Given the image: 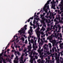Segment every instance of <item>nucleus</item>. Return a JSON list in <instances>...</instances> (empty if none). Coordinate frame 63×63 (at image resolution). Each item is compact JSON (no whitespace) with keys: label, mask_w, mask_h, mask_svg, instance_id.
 Here are the masks:
<instances>
[{"label":"nucleus","mask_w":63,"mask_h":63,"mask_svg":"<svg viewBox=\"0 0 63 63\" xmlns=\"http://www.w3.org/2000/svg\"><path fill=\"white\" fill-rule=\"evenodd\" d=\"M51 0H49L47 1V3H46L44 6L45 9H46V7H47V5H48L49 4V2L50 1H51Z\"/></svg>","instance_id":"1"},{"label":"nucleus","mask_w":63,"mask_h":63,"mask_svg":"<svg viewBox=\"0 0 63 63\" xmlns=\"http://www.w3.org/2000/svg\"><path fill=\"white\" fill-rule=\"evenodd\" d=\"M53 5H51V8L52 9H53L54 10H55L56 9V8H55V4H54L53 5Z\"/></svg>","instance_id":"2"},{"label":"nucleus","mask_w":63,"mask_h":63,"mask_svg":"<svg viewBox=\"0 0 63 63\" xmlns=\"http://www.w3.org/2000/svg\"><path fill=\"white\" fill-rule=\"evenodd\" d=\"M3 51V52H2L0 54V60H1V57L3 55V53H4V50L3 49L2 51Z\"/></svg>","instance_id":"3"},{"label":"nucleus","mask_w":63,"mask_h":63,"mask_svg":"<svg viewBox=\"0 0 63 63\" xmlns=\"http://www.w3.org/2000/svg\"><path fill=\"white\" fill-rule=\"evenodd\" d=\"M34 17V16L32 17H31L27 21L28 22H29L30 21V19L32 20L33 19V18Z\"/></svg>","instance_id":"4"},{"label":"nucleus","mask_w":63,"mask_h":63,"mask_svg":"<svg viewBox=\"0 0 63 63\" xmlns=\"http://www.w3.org/2000/svg\"><path fill=\"white\" fill-rule=\"evenodd\" d=\"M40 34L39 33H37V36L38 38H39L38 39V40H40Z\"/></svg>","instance_id":"5"},{"label":"nucleus","mask_w":63,"mask_h":63,"mask_svg":"<svg viewBox=\"0 0 63 63\" xmlns=\"http://www.w3.org/2000/svg\"><path fill=\"white\" fill-rule=\"evenodd\" d=\"M20 58L21 59H20V60H21L20 61H21V62L22 61V62H23V57H21Z\"/></svg>","instance_id":"6"},{"label":"nucleus","mask_w":63,"mask_h":63,"mask_svg":"<svg viewBox=\"0 0 63 63\" xmlns=\"http://www.w3.org/2000/svg\"><path fill=\"white\" fill-rule=\"evenodd\" d=\"M24 28L22 29V28L21 29H22V30L19 31L18 32H19L20 33V32H22L23 31H24Z\"/></svg>","instance_id":"7"},{"label":"nucleus","mask_w":63,"mask_h":63,"mask_svg":"<svg viewBox=\"0 0 63 63\" xmlns=\"http://www.w3.org/2000/svg\"><path fill=\"white\" fill-rule=\"evenodd\" d=\"M43 9L44 10H44H44V11L45 12V13H47V9H45H45L44 7V8H43Z\"/></svg>","instance_id":"8"},{"label":"nucleus","mask_w":63,"mask_h":63,"mask_svg":"<svg viewBox=\"0 0 63 63\" xmlns=\"http://www.w3.org/2000/svg\"><path fill=\"white\" fill-rule=\"evenodd\" d=\"M60 18H61V17H56V18L57 19V20H60L61 19Z\"/></svg>","instance_id":"9"},{"label":"nucleus","mask_w":63,"mask_h":63,"mask_svg":"<svg viewBox=\"0 0 63 63\" xmlns=\"http://www.w3.org/2000/svg\"><path fill=\"white\" fill-rule=\"evenodd\" d=\"M44 49H46V50H48V48L47 47H45L44 48Z\"/></svg>","instance_id":"10"},{"label":"nucleus","mask_w":63,"mask_h":63,"mask_svg":"<svg viewBox=\"0 0 63 63\" xmlns=\"http://www.w3.org/2000/svg\"><path fill=\"white\" fill-rule=\"evenodd\" d=\"M58 27H59V29L58 30H60V29H61V27H60V26L58 25Z\"/></svg>","instance_id":"11"},{"label":"nucleus","mask_w":63,"mask_h":63,"mask_svg":"<svg viewBox=\"0 0 63 63\" xmlns=\"http://www.w3.org/2000/svg\"><path fill=\"white\" fill-rule=\"evenodd\" d=\"M42 19H43L45 21L46 20V18H45L44 17H43L42 18Z\"/></svg>","instance_id":"12"},{"label":"nucleus","mask_w":63,"mask_h":63,"mask_svg":"<svg viewBox=\"0 0 63 63\" xmlns=\"http://www.w3.org/2000/svg\"><path fill=\"white\" fill-rule=\"evenodd\" d=\"M49 27H48V28H47V30L46 31V33H47V32L48 31H49Z\"/></svg>","instance_id":"13"},{"label":"nucleus","mask_w":63,"mask_h":63,"mask_svg":"<svg viewBox=\"0 0 63 63\" xmlns=\"http://www.w3.org/2000/svg\"><path fill=\"white\" fill-rule=\"evenodd\" d=\"M21 40H22L23 42L24 41V38L23 37L21 39Z\"/></svg>","instance_id":"14"},{"label":"nucleus","mask_w":63,"mask_h":63,"mask_svg":"<svg viewBox=\"0 0 63 63\" xmlns=\"http://www.w3.org/2000/svg\"><path fill=\"white\" fill-rule=\"evenodd\" d=\"M36 20H34L33 21V24H36V22H36Z\"/></svg>","instance_id":"15"},{"label":"nucleus","mask_w":63,"mask_h":63,"mask_svg":"<svg viewBox=\"0 0 63 63\" xmlns=\"http://www.w3.org/2000/svg\"><path fill=\"white\" fill-rule=\"evenodd\" d=\"M38 26L37 25H35L34 27H33V28L34 29H35V28H36V27H37Z\"/></svg>","instance_id":"16"},{"label":"nucleus","mask_w":63,"mask_h":63,"mask_svg":"<svg viewBox=\"0 0 63 63\" xmlns=\"http://www.w3.org/2000/svg\"><path fill=\"white\" fill-rule=\"evenodd\" d=\"M61 4H63V0H62L60 2Z\"/></svg>","instance_id":"17"},{"label":"nucleus","mask_w":63,"mask_h":63,"mask_svg":"<svg viewBox=\"0 0 63 63\" xmlns=\"http://www.w3.org/2000/svg\"><path fill=\"white\" fill-rule=\"evenodd\" d=\"M25 30H24V31H23L22 32V33L25 34Z\"/></svg>","instance_id":"18"},{"label":"nucleus","mask_w":63,"mask_h":63,"mask_svg":"<svg viewBox=\"0 0 63 63\" xmlns=\"http://www.w3.org/2000/svg\"><path fill=\"white\" fill-rule=\"evenodd\" d=\"M35 58L36 59H38V56H37V55H36L35 56Z\"/></svg>","instance_id":"19"},{"label":"nucleus","mask_w":63,"mask_h":63,"mask_svg":"<svg viewBox=\"0 0 63 63\" xmlns=\"http://www.w3.org/2000/svg\"><path fill=\"white\" fill-rule=\"evenodd\" d=\"M16 59H17V60H18V56H16Z\"/></svg>","instance_id":"20"},{"label":"nucleus","mask_w":63,"mask_h":63,"mask_svg":"<svg viewBox=\"0 0 63 63\" xmlns=\"http://www.w3.org/2000/svg\"><path fill=\"white\" fill-rule=\"evenodd\" d=\"M41 49V46H39V50H38V51L39 50V51H40V49Z\"/></svg>","instance_id":"21"},{"label":"nucleus","mask_w":63,"mask_h":63,"mask_svg":"<svg viewBox=\"0 0 63 63\" xmlns=\"http://www.w3.org/2000/svg\"><path fill=\"white\" fill-rule=\"evenodd\" d=\"M9 47V46H8H8H7L6 47L5 50H6V49L7 48H8V47Z\"/></svg>","instance_id":"22"},{"label":"nucleus","mask_w":63,"mask_h":63,"mask_svg":"<svg viewBox=\"0 0 63 63\" xmlns=\"http://www.w3.org/2000/svg\"><path fill=\"white\" fill-rule=\"evenodd\" d=\"M28 47L30 49H31L32 48V47L31 46H28Z\"/></svg>","instance_id":"23"},{"label":"nucleus","mask_w":63,"mask_h":63,"mask_svg":"<svg viewBox=\"0 0 63 63\" xmlns=\"http://www.w3.org/2000/svg\"><path fill=\"white\" fill-rule=\"evenodd\" d=\"M52 50L53 52H54V48L53 47L52 49Z\"/></svg>","instance_id":"24"},{"label":"nucleus","mask_w":63,"mask_h":63,"mask_svg":"<svg viewBox=\"0 0 63 63\" xmlns=\"http://www.w3.org/2000/svg\"><path fill=\"white\" fill-rule=\"evenodd\" d=\"M34 20H35V19H36V20H38V18L34 17Z\"/></svg>","instance_id":"25"},{"label":"nucleus","mask_w":63,"mask_h":63,"mask_svg":"<svg viewBox=\"0 0 63 63\" xmlns=\"http://www.w3.org/2000/svg\"><path fill=\"white\" fill-rule=\"evenodd\" d=\"M62 6H63V4H60L59 5V6H61V7H62Z\"/></svg>","instance_id":"26"},{"label":"nucleus","mask_w":63,"mask_h":63,"mask_svg":"<svg viewBox=\"0 0 63 63\" xmlns=\"http://www.w3.org/2000/svg\"><path fill=\"white\" fill-rule=\"evenodd\" d=\"M56 15V13H55L54 14V15H53V14H52V16H55V15Z\"/></svg>","instance_id":"27"},{"label":"nucleus","mask_w":63,"mask_h":63,"mask_svg":"<svg viewBox=\"0 0 63 63\" xmlns=\"http://www.w3.org/2000/svg\"><path fill=\"white\" fill-rule=\"evenodd\" d=\"M34 41H31V43H32L33 44L34 43Z\"/></svg>","instance_id":"28"},{"label":"nucleus","mask_w":63,"mask_h":63,"mask_svg":"<svg viewBox=\"0 0 63 63\" xmlns=\"http://www.w3.org/2000/svg\"><path fill=\"white\" fill-rule=\"evenodd\" d=\"M3 55L4 56H5V57H7V55L6 54H3Z\"/></svg>","instance_id":"29"},{"label":"nucleus","mask_w":63,"mask_h":63,"mask_svg":"<svg viewBox=\"0 0 63 63\" xmlns=\"http://www.w3.org/2000/svg\"><path fill=\"white\" fill-rule=\"evenodd\" d=\"M30 23L31 25H32V26L33 25V24H32V22H30Z\"/></svg>","instance_id":"30"},{"label":"nucleus","mask_w":63,"mask_h":63,"mask_svg":"<svg viewBox=\"0 0 63 63\" xmlns=\"http://www.w3.org/2000/svg\"><path fill=\"white\" fill-rule=\"evenodd\" d=\"M27 27V25H25L24 26V28H26Z\"/></svg>","instance_id":"31"},{"label":"nucleus","mask_w":63,"mask_h":63,"mask_svg":"<svg viewBox=\"0 0 63 63\" xmlns=\"http://www.w3.org/2000/svg\"><path fill=\"white\" fill-rule=\"evenodd\" d=\"M45 17H46L47 18H48V16H45Z\"/></svg>","instance_id":"32"},{"label":"nucleus","mask_w":63,"mask_h":63,"mask_svg":"<svg viewBox=\"0 0 63 63\" xmlns=\"http://www.w3.org/2000/svg\"><path fill=\"white\" fill-rule=\"evenodd\" d=\"M36 52H34L33 53V55H35L36 54Z\"/></svg>","instance_id":"33"},{"label":"nucleus","mask_w":63,"mask_h":63,"mask_svg":"<svg viewBox=\"0 0 63 63\" xmlns=\"http://www.w3.org/2000/svg\"><path fill=\"white\" fill-rule=\"evenodd\" d=\"M56 62H57V63H60V62H59V61H58V60H56Z\"/></svg>","instance_id":"34"},{"label":"nucleus","mask_w":63,"mask_h":63,"mask_svg":"<svg viewBox=\"0 0 63 63\" xmlns=\"http://www.w3.org/2000/svg\"><path fill=\"white\" fill-rule=\"evenodd\" d=\"M33 44V47L32 48H34V47H35V46H34V43H32Z\"/></svg>","instance_id":"35"},{"label":"nucleus","mask_w":63,"mask_h":63,"mask_svg":"<svg viewBox=\"0 0 63 63\" xmlns=\"http://www.w3.org/2000/svg\"><path fill=\"white\" fill-rule=\"evenodd\" d=\"M27 39H26V41L25 42V44H27Z\"/></svg>","instance_id":"36"},{"label":"nucleus","mask_w":63,"mask_h":63,"mask_svg":"<svg viewBox=\"0 0 63 63\" xmlns=\"http://www.w3.org/2000/svg\"><path fill=\"white\" fill-rule=\"evenodd\" d=\"M61 56H63V54L62 53V52H61Z\"/></svg>","instance_id":"37"},{"label":"nucleus","mask_w":63,"mask_h":63,"mask_svg":"<svg viewBox=\"0 0 63 63\" xmlns=\"http://www.w3.org/2000/svg\"><path fill=\"white\" fill-rule=\"evenodd\" d=\"M41 34H42V35H43L44 34V32H41Z\"/></svg>","instance_id":"38"},{"label":"nucleus","mask_w":63,"mask_h":63,"mask_svg":"<svg viewBox=\"0 0 63 63\" xmlns=\"http://www.w3.org/2000/svg\"><path fill=\"white\" fill-rule=\"evenodd\" d=\"M49 5H48V7H47V9H49Z\"/></svg>","instance_id":"39"},{"label":"nucleus","mask_w":63,"mask_h":63,"mask_svg":"<svg viewBox=\"0 0 63 63\" xmlns=\"http://www.w3.org/2000/svg\"><path fill=\"white\" fill-rule=\"evenodd\" d=\"M19 33H20V35H22V32H19Z\"/></svg>","instance_id":"40"},{"label":"nucleus","mask_w":63,"mask_h":63,"mask_svg":"<svg viewBox=\"0 0 63 63\" xmlns=\"http://www.w3.org/2000/svg\"><path fill=\"white\" fill-rule=\"evenodd\" d=\"M40 29L39 27H38L37 29H36V30H39V29Z\"/></svg>","instance_id":"41"},{"label":"nucleus","mask_w":63,"mask_h":63,"mask_svg":"<svg viewBox=\"0 0 63 63\" xmlns=\"http://www.w3.org/2000/svg\"><path fill=\"white\" fill-rule=\"evenodd\" d=\"M43 22V24H45V21H43L42 22Z\"/></svg>","instance_id":"42"},{"label":"nucleus","mask_w":63,"mask_h":63,"mask_svg":"<svg viewBox=\"0 0 63 63\" xmlns=\"http://www.w3.org/2000/svg\"><path fill=\"white\" fill-rule=\"evenodd\" d=\"M59 33H58L57 34V37H58L59 36Z\"/></svg>","instance_id":"43"},{"label":"nucleus","mask_w":63,"mask_h":63,"mask_svg":"<svg viewBox=\"0 0 63 63\" xmlns=\"http://www.w3.org/2000/svg\"><path fill=\"white\" fill-rule=\"evenodd\" d=\"M33 60H32L31 61V63H33Z\"/></svg>","instance_id":"44"},{"label":"nucleus","mask_w":63,"mask_h":63,"mask_svg":"<svg viewBox=\"0 0 63 63\" xmlns=\"http://www.w3.org/2000/svg\"><path fill=\"white\" fill-rule=\"evenodd\" d=\"M14 54H12L11 55V57H14Z\"/></svg>","instance_id":"45"},{"label":"nucleus","mask_w":63,"mask_h":63,"mask_svg":"<svg viewBox=\"0 0 63 63\" xmlns=\"http://www.w3.org/2000/svg\"><path fill=\"white\" fill-rule=\"evenodd\" d=\"M41 16V17H43V16H44L43 15H42V14L40 15Z\"/></svg>","instance_id":"46"},{"label":"nucleus","mask_w":63,"mask_h":63,"mask_svg":"<svg viewBox=\"0 0 63 63\" xmlns=\"http://www.w3.org/2000/svg\"><path fill=\"white\" fill-rule=\"evenodd\" d=\"M10 51V49H7V51Z\"/></svg>","instance_id":"47"},{"label":"nucleus","mask_w":63,"mask_h":63,"mask_svg":"<svg viewBox=\"0 0 63 63\" xmlns=\"http://www.w3.org/2000/svg\"><path fill=\"white\" fill-rule=\"evenodd\" d=\"M62 41L60 40V41H59V43H62Z\"/></svg>","instance_id":"48"},{"label":"nucleus","mask_w":63,"mask_h":63,"mask_svg":"<svg viewBox=\"0 0 63 63\" xmlns=\"http://www.w3.org/2000/svg\"><path fill=\"white\" fill-rule=\"evenodd\" d=\"M49 18H50V19H51V18H52V17H50V16H49Z\"/></svg>","instance_id":"49"},{"label":"nucleus","mask_w":63,"mask_h":63,"mask_svg":"<svg viewBox=\"0 0 63 63\" xmlns=\"http://www.w3.org/2000/svg\"><path fill=\"white\" fill-rule=\"evenodd\" d=\"M41 41L42 43H43V42H44V41L43 40H42V39H41Z\"/></svg>","instance_id":"50"},{"label":"nucleus","mask_w":63,"mask_h":63,"mask_svg":"<svg viewBox=\"0 0 63 63\" xmlns=\"http://www.w3.org/2000/svg\"><path fill=\"white\" fill-rule=\"evenodd\" d=\"M41 61V59H39L37 61V62H39V61Z\"/></svg>","instance_id":"51"},{"label":"nucleus","mask_w":63,"mask_h":63,"mask_svg":"<svg viewBox=\"0 0 63 63\" xmlns=\"http://www.w3.org/2000/svg\"><path fill=\"white\" fill-rule=\"evenodd\" d=\"M60 54H61V52H59L58 54V55H60Z\"/></svg>","instance_id":"52"},{"label":"nucleus","mask_w":63,"mask_h":63,"mask_svg":"<svg viewBox=\"0 0 63 63\" xmlns=\"http://www.w3.org/2000/svg\"><path fill=\"white\" fill-rule=\"evenodd\" d=\"M60 45H61V46H63V43H61L60 44Z\"/></svg>","instance_id":"53"},{"label":"nucleus","mask_w":63,"mask_h":63,"mask_svg":"<svg viewBox=\"0 0 63 63\" xmlns=\"http://www.w3.org/2000/svg\"><path fill=\"white\" fill-rule=\"evenodd\" d=\"M44 62V60H41V63H43Z\"/></svg>","instance_id":"54"},{"label":"nucleus","mask_w":63,"mask_h":63,"mask_svg":"<svg viewBox=\"0 0 63 63\" xmlns=\"http://www.w3.org/2000/svg\"><path fill=\"white\" fill-rule=\"evenodd\" d=\"M47 21H48V20L47 19H46V22H47Z\"/></svg>","instance_id":"55"},{"label":"nucleus","mask_w":63,"mask_h":63,"mask_svg":"<svg viewBox=\"0 0 63 63\" xmlns=\"http://www.w3.org/2000/svg\"><path fill=\"white\" fill-rule=\"evenodd\" d=\"M24 28L25 30H27V28Z\"/></svg>","instance_id":"56"},{"label":"nucleus","mask_w":63,"mask_h":63,"mask_svg":"<svg viewBox=\"0 0 63 63\" xmlns=\"http://www.w3.org/2000/svg\"><path fill=\"white\" fill-rule=\"evenodd\" d=\"M44 42L45 43H47V40H45L44 41Z\"/></svg>","instance_id":"57"},{"label":"nucleus","mask_w":63,"mask_h":63,"mask_svg":"<svg viewBox=\"0 0 63 63\" xmlns=\"http://www.w3.org/2000/svg\"><path fill=\"white\" fill-rule=\"evenodd\" d=\"M48 33L49 34H51V33H50V32H48Z\"/></svg>","instance_id":"58"},{"label":"nucleus","mask_w":63,"mask_h":63,"mask_svg":"<svg viewBox=\"0 0 63 63\" xmlns=\"http://www.w3.org/2000/svg\"><path fill=\"white\" fill-rule=\"evenodd\" d=\"M48 15H49V13L48 12H47V15L48 16Z\"/></svg>","instance_id":"59"},{"label":"nucleus","mask_w":63,"mask_h":63,"mask_svg":"<svg viewBox=\"0 0 63 63\" xmlns=\"http://www.w3.org/2000/svg\"><path fill=\"white\" fill-rule=\"evenodd\" d=\"M18 38H17L15 40V41H17V40H18Z\"/></svg>","instance_id":"60"},{"label":"nucleus","mask_w":63,"mask_h":63,"mask_svg":"<svg viewBox=\"0 0 63 63\" xmlns=\"http://www.w3.org/2000/svg\"><path fill=\"white\" fill-rule=\"evenodd\" d=\"M49 44V46H51V44L50 43H49V44Z\"/></svg>","instance_id":"61"},{"label":"nucleus","mask_w":63,"mask_h":63,"mask_svg":"<svg viewBox=\"0 0 63 63\" xmlns=\"http://www.w3.org/2000/svg\"><path fill=\"white\" fill-rule=\"evenodd\" d=\"M60 61L61 63H63V61H61H61Z\"/></svg>","instance_id":"62"},{"label":"nucleus","mask_w":63,"mask_h":63,"mask_svg":"<svg viewBox=\"0 0 63 63\" xmlns=\"http://www.w3.org/2000/svg\"><path fill=\"white\" fill-rule=\"evenodd\" d=\"M18 62L17 61H15V63H18Z\"/></svg>","instance_id":"63"},{"label":"nucleus","mask_w":63,"mask_h":63,"mask_svg":"<svg viewBox=\"0 0 63 63\" xmlns=\"http://www.w3.org/2000/svg\"><path fill=\"white\" fill-rule=\"evenodd\" d=\"M48 55H50V53H49V52H48Z\"/></svg>","instance_id":"64"}]
</instances>
